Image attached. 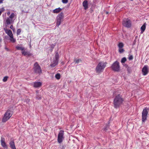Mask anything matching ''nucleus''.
<instances>
[{
	"instance_id": "nucleus-14",
	"label": "nucleus",
	"mask_w": 149,
	"mask_h": 149,
	"mask_svg": "<svg viewBox=\"0 0 149 149\" xmlns=\"http://www.w3.org/2000/svg\"><path fill=\"white\" fill-rule=\"evenodd\" d=\"M5 33L8 34V35L10 37L12 35H13L12 32L10 30L7 29L6 28H4Z\"/></svg>"
},
{
	"instance_id": "nucleus-43",
	"label": "nucleus",
	"mask_w": 149,
	"mask_h": 149,
	"mask_svg": "<svg viewBox=\"0 0 149 149\" xmlns=\"http://www.w3.org/2000/svg\"><path fill=\"white\" fill-rule=\"evenodd\" d=\"M3 0H0V3H3Z\"/></svg>"
},
{
	"instance_id": "nucleus-48",
	"label": "nucleus",
	"mask_w": 149,
	"mask_h": 149,
	"mask_svg": "<svg viewBox=\"0 0 149 149\" xmlns=\"http://www.w3.org/2000/svg\"><path fill=\"white\" fill-rule=\"evenodd\" d=\"M0 149H2V148H0Z\"/></svg>"
},
{
	"instance_id": "nucleus-49",
	"label": "nucleus",
	"mask_w": 149,
	"mask_h": 149,
	"mask_svg": "<svg viewBox=\"0 0 149 149\" xmlns=\"http://www.w3.org/2000/svg\"><path fill=\"white\" fill-rule=\"evenodd\" d=\"M130 0V1H133V0Z\"/></svg>"
},
{
	"instance_id": "nucleus-38",
	"label": "nucleus",
	"mask_w": 149,
	"mask_h": 149,
	"mask_svg": "<svg viewBox=\"0 0 149 149\" xmlns=\"http://www.w3.org/2000/svg\"><path fill=\"white\" fill-rule=\"evenodd\" d=\"M36 98L38 100H40L41 99V97L40 96H38L36 97Z\"/></svg>"
},
{
	"instance_id": "nucleus-35",
	"label": "nucleus",
	"mask_w": 149,
	"mask_h": 149,
	"mask_svg": "<svg viewBox=\"0 0 149 149\" xmlns=\"http://www.w3.org/2000/svg\"><path fill=\"white\" fill-rule=\"evenodd\" d=\"M62 2L64 3H66L68 2V0H62Z\"/></svg>"
},
{
	"instance_id": "nucleus-7",
	"label": "nucleus",
	"mask_w": 149,
	"mask_h": 149,
	"mask_svg": "<svg viewBox=\"0 0 149 149\" xmlns=\"http://www.w3.org/2000/svg\"><path fill=\"white\" fill-rule=\"evenodd\" d=\"M122 24L124 26L127 28L131 27L132 26L131 22L128 18H125L123 19L122 21Z\"/></svg>"
},
{
	"instance_id": "nucleus-33",
	"label": "nucleus",
	"mask_w": 149,
	"mask_h": 149,
	"mask_svg": "<svg viewBox=\"0 0 149 149\" xmlns=\"http://www.w3.org/2000/svg\"><path fill=\"white\" fill-rule=\"evenodd\" d=\"M81 61V60L80 59H78L77 60H75L74 61L75 62V63H79V61Z\"/></svg>"
},
{
	"instance_id": "nucleus-25",
	"label": "nucleus",
	"mask_w": 149,
	"mask_h": 149,
	"mask_svg": "<svg viewBox=\"0 0 149 149\" xmlns=\"http://www.w3.org/2000/svg\"><path fill=\"white\" fill-rule=\"evenodd\" d=\"M127 61V59L126 58L124 57L123 58H122L121 60V62L122 63H124L125 62Z\"/></svg>"
},
{
	"instance_id": "nucleus-19",
	"label": "nucleus",
	"mask_w": 149,
	"mask_h": 149,
	"mask_svg": "<svg viewBox=\"0 0 149 149\" xmlns=\"http://www.w3.org/2000/svg\"><path fill=\"white\" fill-rule=\"evenodd\" d=\"M62 9L60 8H56L53 10V13H57L61 11Z\"/></svg>"
},
{
	"instance_id": "nucleus-15",
	"label": "nucleus",
	"mask_w": 149,
	"mask_h": 149,
	"mask_svg": "<svg viewBox=\"0 0 149 149\" xmlns=\"http://www.w3.org/2000/svg\"><path fill=\"white\" fill-rule=\"evenodd\" d=\"M42 83L40 82H34L33 83V86L35 88H38L41 86Z\"/></svg>"
},
{
	"instance_id": "nucleus-5",
	"label": "nucleus",
	"mask_w": 149,
	"mask_h": 149,
	"mask_svg": "<svg viewBox=\"0 0 149 149\" xmlns=\"http://www.w3.org/2000/svg\"><path fill=\"white\" fill-rule=\"evenodd\" d=\"M149 108L146 107L143 110L142 113V120L143 122H144L147 120Z\"/></svg>"
},
{
	"instance_id": "nucleus-8",
	"label": "nucleus",
	"mask_w": 149,
	"mask_h": 149,
	"mask_svg": "<svg viewBox=\"0 0 149 149\" xmlns=\"http://www.w3.org/2000/svg\"><path fill=\"white\" fill-rule=\"evenodd\" d=\"M111 68L115 71H119L120 69L119 62L117 61H116L112 65Z\"/></svg>"
},
{
	"instance_id": "nucleus-13",
	"label": "nucleus",
	"mask_w": 149,
	"mask_h": 149,
	"mask_svg": "<svg viewBox=\"0 0 149 149\" xmlns=\"http://www.w3.org/2000/svg\"><path fill=\"white\" fill-rule=\"evenodd\" d=\"M10 147L11 149H16L15 147V142L13 140L10 141L9 143Z\"/></svg>"
},
{
	"instance_id": "nucleus-24",
	"label": "nucleus",
	"mask_w": 149,
	"mask_h": 149,
	"mask_svg": "<svg viewBox=\"0 0 149 149\" xmlns=\"http://www.w3.org/2000/svg\"><path fill=\"white\" fill-rule=\"evenodd\" d=\"M22 53L25 56L26 55H28V56L30 55V54L29 53H28L27 52H26L24 51V50L23 51H22Z\"/></svg>"
},
{
	"instance_id": "nucleus-46",
	"label": "nucleus",
	"mask_w": 149,
	"mask_h": 149,
	"mask_svg": "<svg viewBox=\"0 0 149 149\" xmlns=\"http://www.w3.org/2000/svg\"><path fill=\"white\" fill-rule=\"evenodd\" d=\"M106 14H108L109 12H108L106 11Z\"/></svg>"
},
{
	"instance_id": "nucleus-44",
	"label": "nucleus",
	"mask_w": 149,
	"mask_h": 149,
	"mask_svg": "<svg viewBox=\"0 0 149 149\" xmlns=\"http://www.w3.org/2000/svg\"><path fill=\"white\" fill-rule=\"evenodd\" d=\"M53 49H52L51 48V49H50V50L51 51V52H52L53 50Z\"/></svg>"
},
{
	"instance_id": "nucleus-2",
	"label": "nucleus",
	"mask_w": 149,
	"mask_h": 149,
	"mask_svg": "<svg viewBox=\"0 0 149 149\" xmlns=\"http://www.w3.org/2000/svg\"><path fill=\"white\" fill-rule=\"evenodd\" d=\"M107 64L106 62H100L96 68L95 70L98 74L102 72L104 70Z\"/></svg>"
},
{
	"instance_id": "nucleus-27",
	"label": "nucleus",
	"mask_w": 149,
	"mask_h": 149,
	"mask_svg": "<svg viewBox=\"0 0 149 149\" xmlns=\"http://www.w3.org/2000/svg\"><path fill=\"white\" fill-rule=\"evenodd\" d=\"M15 15V14L14 13H12L9 16V18H10V19H13Z\"/></svg>"
},
{
	"instance_id": "nucleus-1",
	"label": "nucleus",
	"mask_w": 149,
	"mask_h": 149,
	"mask_svg": "<svg viewBox=\"0 0 149 149\" xmlns=\"http://www.w3.org/2000/svg\"><path fill=\"white\" fill-rule=\"evenodd\" d=\"M124 101L122 95L120 94L116 95L113 99V104L114 107L117 109L119 107Z\"/></svg>"
},
{
	"instance_id": "nucleus-29",
	"label": "nucleus",
	"mask_w": 149,
	"mask_h": 149,
	"mask_svg": "<svg viewBox=\"0 0 149 149\" xmlns=\"http://www.w3.org/2000/svg\"><path fill=\"white\" fill-rule=\"evenodd\" d=\"M125 51V50L123 48H119V52L120 53H122Z\"/></svg>"
},
{
	"instance_id": "nucleus-3",
	"label": "nucleus",
	"mask_w": 149,
	"mask_h": 149,
	"mask_svg": "<svg viewBox=\"0 0 149 149\" xmlns=\"http://www.w3.org/2000/svg\"><path fill=\"white\" fill-rule=\"evenodd\" d=\"M13 112L9 109L4 114L2 119V122L5 123L12 116Z\"/></svg>"
},
{
	"instance_id": "nucleus-6",
	"label": "nucleus",
	"mask_w": 149,
	"mask_h": 149,
	"mask_svg": "<svg viewBox=\"0 0 149 149\" xmlns=\"http://www.w3.org/2000/svg\"><path fill=\"white\" fill-rule=\"evenodd\" d=\"M59 59V54L58 52L56 53L55 58L54 59L53 61L50 64V66L52 68L55 67L58 63Z\"/></svg>"
},
{
	"instance_id": "nucleus-28",
	"label": "nucleus",
	"mask_w": 149,
	"mask_h": 149,
	"mask_svg": "<svg viewBox=\"0 0 149 149\" xmlns=\"http://www.w3.org/2000/svg\"><path fill=\"white\" fill-rule=\"evenodd\" d=\"M21 32V30L20 29H17V35H19Z\"/></svg>"
},
{
	"instance_id": "nucleus-20",
	"label": "nucleus",
	"mask_w": 149,
	"mask_h": 149,
	"mask_svg": "<svg viewBox=\"0 0 149 149\" xmlns=\"http://www.w3.org/2000/svg\"><path fill=\"white\" fill-rule=\"evenodd\" d=\"M10 38L9 39V40L11 42L13 43H15L16 42V40L15 38H14L13 35L10 36Z\"/></svg>"
},
{
	"instance_id": "nucleus-23",
	"label": "nucleus",
	"mask_w": 149,
	"mask_h": 149,
	"mask_svg": "<svg viewBox=\"0 0 149 149\" xmlns=\"http://www.w3.org/2000/svg\"><path fill=\"white\" fill-rule=\"evenodd\" d=\"M60 74L59 73H57L55 74V77L57 79H59L60 78Z\"/></svg>"
},
{
	"instance_id": "nucleus-17",
	"label": "nucleus",
	"mask_w": 149,
	"mask_h": 149,
	"mask_svg": "<svg viewBox=\"0 0 149 149\" xmlns=\"http://www.w3.org/2000/svg\"><path fill=\"white\" fill-rule=\"evenodd\" d=\"M13 22V21L12 19H10L9 17L8 18L6 21V24L8 25L10 24H12Z\"/></svg>"
},
{
	"instance_id": "nucleus-31",
	"label": "nucleus",
	"mask_w": 149,
	"mask_h": 149,
	"mask_svg": "<svg viewBox=\"0 0 149 149\" xmlns=\"http://www.w3.org/2000/svg\"><path fill=\"white\" fill-rule=\"evenodd\" d=\"M133 57L132 55H130L128 58V59L129 60H132L133 59Z\"/></svg>"
},
{
	"instance_id": "nucleus-37",
	"label": "nucleus",
	"mask_w": 149,
	"mask_h": 149,
	"mask_svg": "<svg viewBox=\"0 0 149 149\" xmlns=\"http://www.w3.org/2000/svg\"><path fill=\"white\" fill-rule=\"evenodd\" d=\"M25 101L27 103H28L30 101V100L28 98H27L25 100Z\"/></svg>"
},
{
	"instance_id": "nucleus-11",
	"label": "nucleus",
	"mask_w": 149,
	"mask_h": 149,
	"mask_svg": "<svg viewBox=\"0 0 149 149\" xmlns=\"http://www.w3.org/2000/svg\"><path fill=\"white\" fill-rule=\"evenodd\" d=\"M148 67L147 65L144 66L142 69V73L143 75H146L148 73Z\"/></svg>"
},
{
	"instance_id": "nucleus-4",
	"label": "nucleus",
	"mask_w": 149,
	"mask_h": 149,
	"mask_svg": "<svg viewBox=\"0 0 149 149\" xmlns=\"http://www.w3.org/2000/svg\"><path fill=\"white\" fill-rule=\"evenodd\" d=\"M33 70L34 73L36 74H40L42 72V70L40 65L37 62H36L34 64Z\"/></svg>"
},
{
	"instance_id": "nucleus-26",
	"label": "nucleus",
	"mask_w": 149,
	"mask_h": 149,
	"mask_svg": "<svg viewBox=\"0 0 149 149\" xmlns=\"http://www.w3.org/2000/svg\"><path fill=\"white\" fill-rule=\"evenodd\" d=\"M127 71L128 73H130L132 71L131 67H128L127 68Z\"/></svg>"
},
{
	"instance_id": "nucleus-18",
	"label": "nucleus",
	"mask_w": 149,
	"mask_h": 149,
	"mask_svg": "<svg viewBox=\"0 0 149 149\" xmlns=\"http://www.w3.org/2000/svg\"><path fill=\"white\" fill-rule=\"evenodd\" d=\"M146 25V23H145L141 27L140 30L141 33H142L145 30Z\"/></svg>"
},
{
	"instance_id": "nucleus-30",
	"label": "nucleus",
	"mask_w": 149,
	"mask_h": 149,
	"mask_svg": "<svg viewBox=\"0 0 149 149\" xmlns=\"http://www.w3.org/2000/svg\"><path fill=\"white\" fill-rule=\"evenodd\" d=\"M109 125H107L104 128V131H106L109 129Z\"/></svg>"
},
{
	"instance_id": "nucleus-47",
	"label": "nucleus",
	"mask_w": 149,
	"mask_h": 149,
	"mask_svg": "<svg viewBox=\"0 0 149 149\" xmlns=\"http://www.w3.org/2000/svg\"><path fill=\"white\" fill-rule=\"evenodd\" d=\"M9 13H10V12H9V13H8V14H9Z\"/></svg>"
},
{
	"instance_id": "nucleus-10",
	"label": "nucleus",
	"mask_w": 149,
	"mask_h": 149,
	"mask_svg": "<svg viewBox=\"0 0 149 149\" xmlns=\"http://www.w3.org/2000/svg\"><path fill=\"white\" fill-rule=\"evenodd\" d=\"M64 131L61 130L58 134L57 141L59 143H61L63 141V139H64Z\"/></svg>"
},
{
	"instance_id": "nucleus-16",
	"label": "nucleus",
	"mask_w": 149,
	"mask_h": 149,
	"mask_svg": "<svg viewBox=\"0 0 149 149\" xmlns=\"http://www.w3.org/2000/svg\"><path fill=\"white\" fill-rule=\"evenodd\" d=\"M83 6L84 7L85 10L87 9L88 8V3L87 1L85 0L83 1Z\"/></svg>"
},
{
	"instance_id": "nucleus-45",
	"label": "nucleus",
	"mask_w": 149,
	"mask_h": 149,
	"mask_svg": "<svg viewBox=\"0 0 149 149\" xmlns=\"http://www.w3.org/2000/svg\"><path fill=\"white\" fill-rule=\"evenodd\" d=\"M2 13V11H0V15H1Z\"/></svg>"
},
{
	"instance_id": "nucleus-42",
	"label": "nucleus",
	"mask_w": 149,
	"mask_h": 149,
	"mask_svg": "<svg viewBox=\"0 0 149 149\" xmlns=\"http://www.w3.org/2000/svg\"><path fill=\"white\" fill-rule=\"evenodd\" d=\"M65 147L64 146H62L61 149H65Z\"/></svg>"
},
{
	"instance_id": "nucleus-12",
	"label": "nucleus",
	"mask_w": 149,
	"mask_h": 149,
	"mask_svg": "<svg viewBox=\"0 0 149 149\" xmlns=\"http://www.w3.org/2000/svg\"><path fill=\"white\" fill-rule=\"evenodd\" d=\"M1 146L4 148L7 149L8 147L5 142V139L3 137H1Z\"/></svg>"
},
{
	"instance_id": "nucleus-21",
	"label": "nucleus",
	"mask_w": 149,
	"mask_h": 149,
	"mask_svg": "<svg viewBox=\"0 0 149 149\" xmlns=\"http://www.w3.org/2000/svg\"><path fill=\"white\" fill-rule=\"evenodd\" d=\"M16 49L18 50H22L23 51L24 49V47H21L20 46H19L17 45L16 47Z\"/></svg>"
},
{
	"instance_id": "nucleus-36",
	"label": "nucleus",
	"mask_w": 149,
	"mask_h": 149,
	"mask_svg": "<svg viewBox=\"0 0 149 149\" xmlns=\"http://www.w3.org/2000/svg\"><path fill=\"white\" fill-rule=\"evenodd\" d=\"M10 28L12 29L13 31L15 30V29L13 27V25H12L10 26Z\"/></svg>"
},
{
	"instance_id": "nucleus-34",
	"label": "nucleus",
	"mask_w": 149,
	"mask_h": 149,
	"mask_svg": "<svg viewBox=\"0 0 149 149\" xmlns=\"http://www.w3.org/2000/svg\"><path fill=\"white\" fill-rule=\"evenodd\" d=\"M55 46V44H52L50 45V48L52 49H54Z\"/></svg>"
},
{
	"instance_id": "nucleus-39",
	"label": "nucleus",
	"mask_w": 149,
	"mask_h": 149,
	"mask_svg": "<svg viewBox=\"0 0 149 149\" xmlns=\"http://www.w3.org/2000/svg\"><path fill=\"white\" fill-rule=\"evenodd\" d=\"M124 66L125 67H126V68H127V67H129V66H128V65L127 64H124Z\"/></svg>"
},
{
	"instance_id": "nucleus-22",
	"label": "nucleus",
	"mask_w": 149,
	"mask_h": 149,
	"mask_svg": "<svg viewBox=\"0 0 149 149\" xmlns=\"http://www.w3.org/2000/svg\"><path fill=\"white\" fill-rule=\"evenodd\" d=\"M118 46L119 49L123 48L124 47V44L122 42H120L118 44Z\"/></svg>"
},
{
	"instance_id": "nucleus-9",
	"label": "nucleus",
	"mask_w": 149,
	"mask_h": 149,
	"mask_svg": "<svg viewBox=\"0 0 149 149\" xmlns=\"http://www.w3.org/2000/svg\"><path fill=\"white\" fill-rule=\"evenodd\" d=\"M64 18V14L63 12H61L56 17V26L58 27L61 24V20Z\"/></svg>"
},
{
	"instance_id": "nucleus-40",
	"label": "nucleus",
	"mask_w": 149,
	"mask_h": 149,
	"mask_svg": "<svg viewBox=\"0 0 149 149\" xmlns=\"http://www.w3.org/2000/svg\"><path fill=\"white\" fill-rule=\"evenodd\" d=\"M5 48V49H6L7 51H9V49L7 48L6 47Z\"/></svg>"
},
{
	"instance_id": "nucleus-32",
	"label": "nucleus",
	"mask_w": 149,
	"mask_h": 149,
	"mask_svg": "<svg viewBox=\"0 0 149 149\" xmlns=\"http://www.w3.org/2000/svg\"><path fill=\"white\" fill-rule=\"evenodd\" d=\"M8 78V77L7 76H6V77H4L3 79V81L4 82L6 81L7 80Z\"/></svg>"
},
{
	"instance_id": "nucleus-41",
	"label": "nucleus",
	"mask_w": 149,
	"mask_h": 149,
	"mask_svg": "<svg viewBox=\"0 0 149 149\" xmlns=\"http://www.w3.org/2000/svg\"><path fill=\"white\" fill-rule=\"evenodd\" d=\"M2 41V39L1 38H0V47L1 46V43Z\"/></svg>"
}]
</instances>
